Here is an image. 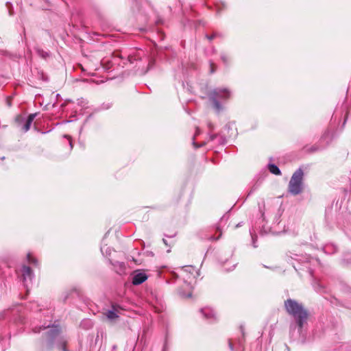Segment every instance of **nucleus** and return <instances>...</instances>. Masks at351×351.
Listing matches in <instances>:
<instances>
[{"label": "nucleus", "mask_w": 351, "mask_h": 351, "mask_svg": "<svg viewBox=\"0 0 351 351\" xmlns=\"http://www.w3.org/2000/svg\"><path fill=\"white\" fill-rule=\"evenodd\" d=\"M37 52L38 53L39 56H40L41 57L45 58H47V56H49V54L46 51H44L43 50H41V49H38L37 50Z\"/></svg>", "instance_id": "a211bd4d"}, {"label": "nucleus", "mask_w": 351, "mask_h": 351, "mask_svg": "<svg viewBox=\"0 0 351 351\" xmlns=\"http://www.w3.org/2000/svg\"><path fill=\"white\" fill-rule=\"evenodd\" d=\"M229 347H230V349L232 351H233V350H234L233 345H232V343L230 341H229Z\"/></svg>", "instance_id": "bb28decb"}, {"label": "nucleus", "mask_w": 351, "mask_h": 351, "mask_svg": "<svg viewBox=\"0 0 351 351\" xmlns=\"http://www.w3.org/2000/svg\"><path fill=\"white\" fill-rule=\"evenodd\" d=\"M230 96L231 93L228 88H215L209 95L210 99L213 101L214 108L217 112L222 110L219 100H228Z\"/></svg>", "instance_id": "f03ea898"}, {"label": "nucleus", "mask_w": 351, "mask_h": 351, "mask_svg": "<svg viewBox=\"0 0 351 351\" xmlns=\"http://www.w3.org/2000/svg\"><path fill=\"white\" fill-rule=\"evenodd\" d=\"M21 274L23 282L28 291L32 279L34 277V273L29 267L23 265L21 268Z\"/></svg>", "instance_id": "39448f33"}, {"label": "nucleus", "mask_w": 351, "mask_h": 351, "mask_svg": "<svg viewBox=\"0 0 351 351\" xmlns=\"http://www.w3.org/2000/svg\"><path fill=\"white\" fill-rule=\"evenodd\" d=\"M285 308L287 313L293 317L300 332L308 319L307 311L301 303L291 298L285 301Z\"/></svg>", "instance_id": "f257e3e1"}, {"label": "nucleus", "mask_w": 351, "mask_h": 351, "mask_svg": "<svg viewBox=\"0 0 351 351\" xmlns=\"http://www.w3.org/2000/svg\"><path fill=\"white\" fill-rule=\"evenodd\" d=\"M208 127H209L210 129H212V128H213V125H212L210 123H209V124H208Z\"/></svg>", "instance_id": "7c9ffc66"}, {"label": "nucleus", "mask_w": 351, "mask_h": 351, "mask_svg": "<svg viewBox=\"0 0 351 351\" xmlns=\"http://www.w3.org/2000/svg\"><path fill=\"white\" fill-rule=\"evenodd\" d=\"M60 332V329L58 326H53L50 328L47 334V338L48 340V346L51 348L53 345V341L58 337Z\"/></svg>", "instance_id": "423d86ee"}, {"label": "nucleus", "mask_w": 351, "mask_h": 351, "mask_svg": "<svg viewBox=\"0 0 351 351\" xmlns=\"http://www.w3.org/2000/svg\"><path fill=\"white\" fill-rule=\"evenodd\" d=\"M322 148H324V147H322L319 148V147H317V146H313V147H311V152H315V151H318V150H319V149H322Z\"/></svg>", "instance_id": "412c9836"}, {"label": "nucleus", "mask_w": 351, "mask_h": 351, "mask_svg": "<svg viewBox=\"0 0 351 351\" xmlns=\"http://www.w3.org/2000/svg\"><path fill=\"white\" fill-rule=\"evenodd\" d=\"M210 66H211V71H210V72H211V73H214V71H215L214 64H213V63H210Z\"/></svg>", "instance_id": "cd10ccee"}, {"label": "nucleus", "mask_w": 351, "mask_h": 351, "mask_svg": "<svg viewBox=\"0 0 351 351\" xmlns=\"http://www.w3.org/2000/svg\"><path fill=\"white\" fill-rule=\"evenodd\" d=\"M27 258L28 260V262L34 265L37 264V260L32 256V255L29 253L27 255Z\"/></svg>", "instance_id": "dca6fc26"}, {"label": "nucleus", "mask_w": 351, "mask_h": 351, "mask_svg": "<svg viewBox=\"0 0 351 351\" xmlns=\"http://www.w3.org/2000/svg\"><path fill=\"white\" fill-rule=\"evenodd\" d=\"M217 36V34H212L211 36H208L207 35L206 37L208 40H213L214 38H215Z\"/></svg>", "instance_id": "5701e85b"}, {"label": "nucleus", "mask_w": 351, "mask_h": 351, "mask_svg": "<svg viewBox=\"0 0 351 351\" xmlns=\"http://www.w3.org/2000/svg\"><path fill=\"white\" fill-rule=\"evenodd\" d=\"M64 136L65 138H67L69 139V145H70V147H71V149H72V148H73V144H72V141H71V136H68V135H64Z\"/></svg>", "instance_id": "4be33fe9"}, {"label": "nucleus", "mask_w": 351, "mask_h": 351, "mask_svg": "<svg viewBox=\"0 0 351 351\" xmlns=\"http://www.w3.org/2000/svg\"><path fill=\"white\" fill-rule=\"evenodd\" d=\"M106 317L109 319L112 320V319L117 318L119 317V315L114 310H109L106 313Z\"/></svg>", "instance_id": "f8f14e48"}, {"label": "nucleus", "mask_w": 351, "mask_h": 351, "mask_svg": "<svg viewBox=\"0 0 351 351\" xmlns=\"http://www.w3.org/2000/svg\"><path fill=\"white\" fill-rule=\"evenodd\" d=\"M221 59L223 61V62L226 64H227L229 62V58L228 56L224 53L221 55Z\"/></svg>", "instance_id": "6ab92c4d"}, {"label": "nucleus", "mask_w": 351, "mask_h": 351, "mask_svg": "<svg viewBox=\"0 0 351 351\" xmlns=\"http://www.w3.org/2000/svg\"><path fill=\"white\" fill-rule=\"evenodd\" d=\"M36 115V113L30 114L27 119L22 116H18L16 118V122L17 123L18 125L21 128V130L24 132H26L29 130L31 125Z\"/></svg>", "instance_id": "20e7f679"}, {"label": "nucleus", "mask_w": 351, "mask_h": 351, "mask_svg": "<svg viewBox=\"0 0 351 351\" xmlns=\"http://www.w3.org/2000/svg\"><path fill=\"white\" fill-rule=\"evenodd\" d=\"M49 328V326H45V327H44V329H46V328Z\"/></svg>", "instance_id": "c9c22d12"}, {"label": "nucleus", "mask_w": 351, "mask_h": 351, "mask_svg": "<svg viewBox=\"0 0 351 351\" xmlns=\"http://www.w3.org/2000/svg\"><path fill=\"white\" fill-rule=\"evenodd\" d=\"M162 241H163V243H164L166 245H167V241H166L165 239H163V240H162Z\"/></svg>", "instance_id": "c756f323"}, {"label": "nucleus", "mask_w": 351, "mask_h": 351, "mask_svg": "<svg viewBox=\"0 0 351 351\" xmlns=\"http://www.w3.org/2000/svg\"><path fill=\"white\" fill-rule=\"evenodd\" d=\"M182 271L184 272H189V273H193L195 271L196 274H198V273L195 270V268L193 267H191V266L184 267L183 268Z\"/></svg>", "instance_id": "2eb2a0df"}, {"label": "nucleus", "mask_w": 351, "mask_h": 351, "mask_svg": "<svg viewBox=\"0 0 351 351\" xmlns=\"http://www.w3.org/2000/svg\"><path fill=\"white\" fill-rule=\"evenodd\" d=\"M268 169L269 171L274 175H280L281 172L280 169L274 164H269L268 165Z\"/></svg>", "instance_id": "9d476101"}, {"label": "nucleus", "mask_w": 351, "mask_h": 351, "mask_svg": "<svg viewBox=\"0 0 351 351\" xmlns=\"http://www.w3.org/2000/svg\"><path fill=\"white\" fill-rule=\"evenodd\" d=\"M287 256L288 258V261H290L291 260H296V261H301V256L295 253H293L291 252H289V253L287 254Z\"/></svg>", "instance_id": "9b49d317"}, {"label": "nucleus", "mask_w": 351, "mask_h": 351, "mask_svg": "<svg viewBox=\"0 0 351 351\" xmlns=\"http://www.w3.org/2000/svg\"><path fill=\"white\" fill-rule=\"evenodd\" d=\"M200 132V130L198 128H197L196 129V132H195V135L193 136V145L194 146L195 148H198V147H202L203 145H205V143H201V144H197V143H195V138L197 135H198Z\"/></svg>", "instance_id": "ddd939ff"}, {"label": "nucleus", "mask_w": 351, "mask_h": 351, "mask_svg": "<svg viewBox=\"0 0 351 351\" xmlns=\"http://www.w3.org/2000/svg\"><path fill=\"white\" fill-rule=\"evenodd\" d=\"M252 242H253V245L254 247H256L257 246L255 245V239H256V237H254V235L252 234Z\"/></svg>", "instance_id": "393cba45"}, {"label": "nucleus", "mask_w": 351, "mask_h": 351, "mask_svg": "<svg viewBox=\"0 0 351 351\" xmlns=\"http://www.w3.org/2000/svg\"><path fill=\"white\" fill-rule=\"evenodd\" d=\"M34 332H38L40 330H37L36 329L34 330Z\"/></svg>", "instance_id": "473e14b6"}, {"label": "nucleus", "mask_w": 351, "mask_h": 351, "mask_svg": "<svg viewBox=\"0 0 351 351\" xmlns=\"http://www.w3.org/2000/svg\"><path fill=\"white\" fill-rule=\"evenodd\" d=\"M58 346V348L62 351H69L66 348L65 341H61Z\"/></svg>", "instance_id": "f3484780"}, {"label": "nucleus", "mask_w": 351, "mask_h": 351, "mask_svg": "<svg viewBox=\"0 0 351 351\" xmlns=\"http://www.w3.org/2000/svg\"><path fill=\"white\" fill-rule=\"evenodd\" d=\"M304 172L301 168L297 169L292 175L288 186L289 192L297 195L302 191Z\"/></svg>", "instance_id": "7ed1b4c3"}, {"label": "nucleus", "mask_w": 351, "mask_h": 351, "mask_svg": "<svg viewBox=\"0 0 351 351\" xmlns=\"http://www.w3.org/2000/svg\"><path fill=\"white\" fill-rule=\"evenodd\" d=\"M136 66H138V68H140V66L138 65V62L136 63Z\"/></svg>", "instance_id": "f704fd0d"}, {"label": "nucleus", "mask_w": 351, "mask_h": 351, "mask_svg": "<svg viewBox=\"0 0 351 351\" xmlns=\"http://www.w3.org/2000/svg\"><path fill=\"white\" fill-rule=\"evenodd\" d=\"M200 313L206 319H208L210 322H213L216 319L215 312L210 308H201Z\"/></svg>", "instance_id": "6e6552de"}, {"label": "nucleus", "mask_w": 351, "mask_h": 351, "mask_svg": "<svg viewBox=\"0 0 351 351\" xmlns=\"http://www.w3.org/2000/svg\"><path fill=\"white\" fill-rule=\"evenodd\" d=\"M180 294L182 296V297H187V298H190L191 296V293H189L188 295H184V293H180Z\"/></svg>", "instance_id": "a878e982"}, {"label": "nucleus", "mask_w": 351, "mask_h": 351, "mask_svg": "<svg viewBox=\"0 0 351 351\" xmlns=\"http://www.w3.org/2000/svg\"><path fill=\"white\" fill-rule=\"evenodd\" d=\"M101 251L103 252V251H104V247H101Z\"/></svg>", "instance_id": "e433bc0d"}, {"label": "nucleus", "mask_w": 351, "mask_h": 351, "mask_svg": "<svg viewBox=\"0 0 351 351\" xmlns=\"http://www.w3.org/2000/svg\"><path fill=\"white\" fill-rule=\"evenodd\" d=\"M141 58H140L139 55H130V56H128V61L130 64H133L134 61H138Z\"/></svg>", "instance_id": "4468645a"}, {"label": "nucleus", "mask_w": 351, "mask_h": 351, "mask_svg": "<svg viewBox=\"0 0 351 351\" xmlns=\"http://www.w3.org/2000/svg\"><path fill=\"white\" fill-rule=\"evenodd\" d=\"M153 62H154V61H152V60L149 61L148 69L152 66V64H153Z\"/></svg>", "instance_id": "c85d7f7f"}, {"label": "nucleus", "mask_w": 351, "mask_h": 351, "mask_svg": "<svg viewBox=\"0 0 351 351\" xmlns=\"http://www.w3.org/2000/svg\"><path fill=\"white\" fill-rule=\"evenodd\" d=\"M147 279V276L144 272L138 271L135 273L132 277V284L138 285L144 282Z\"/></svg>", "instance_id": "0eeeda50"}, {"label": "nucleus", "mask_w": 351, "mask_h": 351, "mask_svg": "<svg viewBox=\"0 0 351 351\" xmlns=\"http://www.w3.org/2000/svg\"><path fill=\"white\" fill-rule=\"evenodd\" d=\"M217 230L220 232V234L218 237L217 238H215L214 237H210V240H218L219 239V237H221V230L219 228H217Z\"/></svg>", "instance_id": "aec40b11"}, {"label": "nucleus", "mask_w": 351, "mask_h": 351, "mask_svg": "<svg viewBox=\"0 0 351 351\" xmlns=\"http://www.w3.org/2000/svg\"><path fill=\"white\" fill-rule=\"evenodd\" d=\"M112 348H113V350H115L117 348V346H115V345L113 346Z\"/></svg>", "instance_id": "2f4dec72"}, {"label": "nucleus", "mask_w": 351, "mask_h": 351, "mask_svg": "<svg viewBox=\"0 0 351 351\" xmlns=\"http://www.w3.org/2000/svg\"><path fill=\"white\" fill-rule=\"evenodd\" d=\"M224 219V217H223L221 219V221L222 222Z\"/></svg>", "instance_id": "72a5a7b5"}, {"label": "nucleus", "mask_w": 351, "mask_h": 351, "mask_svg": "<svg viewBox=\"0 0 351 351\" xmlns=\"http://www.w3.org/2000/svg\"><path fill=\"white\" fill-rule=\"evenodd\" d=\"M217 137V134H210L209 135V140L213 141Z\"/></svg>", "instance_id": "b1692460"}, {"label": "nucleus", "mask_w": 351, "mask_h": 351, "mask_svg": "<svg viewBox=\"0 0 351 351\" xmlns=\"http://www.w3.org/2000/svg\"><path fill=\"white\" fill-rule=\"evenodd\" d=\"M332 133L329 130H326L322 134L320 141L324 142L326 145H328L332 141Z\"/></svg>", "instance_id": "1a4fd4ad"}]
</instances>
